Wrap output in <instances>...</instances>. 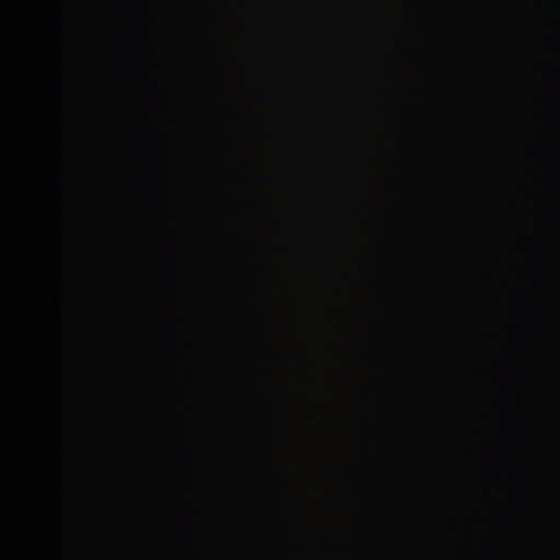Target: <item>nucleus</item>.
Returning <instances> with one entry per match:
<instances>
[{
	"instance_id": "nucleus-2",
	"label": "nucleus",
	"mask_w": 560,
	"mask_h": 560,
	"mask_svg": "<svg viewBox=\"0 0 560 560\" xmlns=\"http://www.w3.org/2000/svg\"><path fill=\"white\" fill-rule=\"evenodd\" d=\"M0 4H1L2 7H5V8H8V7H10V8H11V7H15L18 3H16L15 1H12V0H10V1H9V0H5V1H2Z\"/></svg>"
},
{
	"instance_id": "nucleus-3",
	"label": "nucleus",
	"mask_w": 560,
	"mask_h": 560,
	"mask_svg": "<svg viewBox=\"0 0 560 560\" xmlns=\"http://www.w3.org/2000/svg\"><path fill=\"white\" fill-rule=\"evenodd\" d=\"M137 2L140 3V4H143V5L147 4V2H144L142 0H137Z\"/></svg>"
},
{
	"instance_id": "nucleus-1",
	"label": "nucleus",
	"mask_w": 560,
	"mask_h": 560,
	"mask_svg": "<svg viewBox=\"0 0 560 560\" xmlns=\"http://www.w3.org/2000/svg\"><path fill=\"white\" fill-rule=\"evenodd\" d=\"M0 35H152V32H0Z\"/></svg>"
}]
</instances>
